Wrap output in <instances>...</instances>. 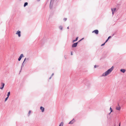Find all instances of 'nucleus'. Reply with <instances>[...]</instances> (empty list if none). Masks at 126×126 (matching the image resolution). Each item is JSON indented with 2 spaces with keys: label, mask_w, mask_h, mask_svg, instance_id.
Wrapping results in <instances>:
<instances>
[{
  "label": "nucleus",
  "mask_w": 126,
  "mask_h": 126,
  "mask_svg": "<svg viewBox=\"0 0 126 126\" xmlns=\"http://www.w3.org/2000/svg\"><path fill=\"white\" fill-rule=\"evenodd\" d=\"M119 126H120V123L119 124Z\"/></svg>",
  "instance_id": "obj_34"
},
{
  "label": "nucleus",
  "mask_w": 126,
  "mask_h": 126,
  "mask_svg": "<svg viewBox=\"0 0 126 126\" xmlns=\"http://www.w3.org/2000/svg\"><path fill=\"white\" fill-rule=\"evenodd\" d=\"M78 37H76L75 40H74L72 41V43H73L74 42L77 41L78 40Z\"/></svg>",
  "instance_id": "obj_12"
},
{
  "label": "nucleus",
  "mask_w": 126,
  "mask_h": 126,
  "mask_svg": "<svg viewBox=\"0 0 126 126\" xmlns=\"http://www.w3.org/2000/svg\"><path fill=\"white\" fill-rule=\"evenodd\" d=\"M88 83H89V82H87V83H86V85H87L88 86V84H88Z\"/></svg>",
  "instance_id": "obj_28"
},
{
  "label": "nucleus",
  "mask_w": 126,
  "mask_h": 126,
  "mask_svg": "<svg viewBox=\"0 0 126 126\" xmlns=\"http://www.w3.org/2000/svg\"><path fill=\"white\" fill-rule=\"evenodd\" d=\"M99 31L97 30H95L92 32V33H94L96 34H98V33Z\"/></svg>",
  "instance_id": "obj_5"
},
{
  "label": "nucleus",
  "mask_w": 126,
  "mask_h": 126,
  "mask_svg": "<svg viewBox=\"0 0 126 126\" xmlns=\"http://www.w3.org/2000/svg\"><path fill=\"white\" fill-rule=\"evenodd\" d=\"M85 80H83V81H82V82L83 83H85Z\"/></svg>",
  "instance_id": "obj_30"
},
{
  "label": "nucleus",
  "mask_w": 126,
  "mask_h": 126,
  "mask_svg": "<svg viewBox=\"0 0 126 126\" xmlns=\"http://www.w3.org/2000/svg\"><path fill=\"white\" fill-rule=\"evenodd\" d=\"M114 67L112 66L110 69H108L102 75L103 76H106L109 74L113 70Z\"/></svg>",
  "instance_id": "obj_1"
},
{
  "label": "nucleus",
  "mask_w": 126,
  "mask_h": 126,
  "mask_svg": "<svg viewBox=\"0 0 126 126\" xmlns=\"http://www.w3.org/2000/svg\"><path fill=\"white\" fill-rule=\"evenodd\" d=\"M1 86L0 87V89H1V90H2L3 89V88L4 87V86L5 85V84L4 83H2V82H1Z\"/></svg>",
  "instance_id": "obj_6"
},
{
  "label": "nucleus",
  "mask_w": 126,
  "mask_h": 126,
  "mask_svg": "<svg viewBox=\"0 0 126 126\" xmlns=\"http://www.w3.org/2000/svg\"><path fill=\"white\" fill-rule=\"evenodd\" d=\"M24 55L23 54H21L20 56L19 57V58L18 59V60L19 61H20L21 60V58L23 57Z\"/></svg>",
  "instance_id": "obj_4"
},
{
  "label": "nucleus",
  "mask_w": 126,
  "mask_h": 126,
  "mask_svg": "<svg viewBox=\"0 0 126 126\" xmlns=\"http://www.w3.org/2000/svg\"><path fill=\"white\" fill-rule=\"evenodd\" d=\"M109 40V39H107L105 43H106L108 40Z\"/></svg>",
  "instance_id": "obj_27"
},
{
  "label": "nucleus",
  "mask_w": 126,
  "mask_h": 126,
  "mask_svg": "<svg viewBox=\"0 0 126 126\" xmlns=\"http://www.w3.org/2000/svg\"><path fill=\"white\" fill-rule=\"evenodd\" d=\"M110 111L111 112H112L113 111L112 108H111V107H110Z\"/></svg>",
  "instance_id": "obj_20"
},
{
  "label": "nucleus",
  "mask_w": 126,
  "mask_h": 126,
  "mask_svg": "<svg viewBox=\"0 0 126 126\" xmlns=\"http://www.w3.org/2000/svg\"><path fill=\"white\" fill-rule=\"evenodd\" d=\"M84 39V38H82V39H81V40L82 41V40H83Z\"/></svg>",
  "instance_id": "obj_36"
},
{
  "label": "nucleus",
  "mask_w": 126,
  "mask_h": 126,
  "mask_svg": "<svg viewBox=\"0 0 126 126\" xmlns=\"http://www.w3.org/2000/svg\"><path fill=\"white\" fill-rule=\"evenodd\" d=\"M18 35L19 37H20L21 36V32L19 30L17 31L16 33Z\"/></svg>",
  "instance_id": "obj_7"
},
{
  "label": "nucleus",
  "mask_w": 126,
  "mask_h": 126,
  "mask_svg": "<svg viewBox=\"0 0 126 126\" xmlns=\"http://www.w3.org/2000/svg\"><path fill=\"white\" fill-rule=\"evenodd\" d=\"M54 0H51V1H54Z\"/></svg>",
  "instance_id": "obj_35"
},
{
  "label": "nucleus",
  "mask_w": 126,
  "mask_h": 126,
  "mask_svg": "<svg viewBox=\"0 0 126 126\" xmlns=\"http://www.w3.org/2000/svg\"><path fill=\"white\" fill-rule=\"evenodd\" d=\"M97 67H98V66H97V65H95L94 66V68H96V67H97Z\"/></svg>",
  "instance_id": "obj_25"
},
{
  "label": "nucleus",
  "mask_w": 126,
  "mask_h": 126,
  "mask_svg": "<svg viewBox=\"0 0 126 126\" xmlns=\"http://www.w3.org/2000/svg\"><path fill=\"white\" fill-rule=\"evenodd\" d=\"M67 29H69V27H67Z\"/></svg>",
  "instance_id": "obj_38"
},
{
  "label": "nucleus",
  "mask_w": 126,
  "mask_h": 126,
  "mask_svg": "<svg viewBox=\"0 0 126 126\" xmlns=\"http://www.w3.org/2000/svg\"><path fill=\"white\" fill-rule=\"evenodd\" d=\"M111 38V36H110L109 37H108V39H110V38Z\"/></svg>",
  "instance_id": "obj_26"
},
{
  "label": "nucleus",
  "mask_w": 126,
  "mask_h": 126,
  "mask_svg": "<svg viewBox=\"0 0 126 126\" xmlns=\"http://www.w3.org/2000/svg\"><path fill=\"white\" fill-rule=\"evenodd\" d=\"M51 78H52V77L50 76V77L49 78V79H50Z\"/></svg>",
  "instance_id": "obj_37"
},
{
  "label": "nucleus",
  "mask_w": 126,
  "mask_h": 126,
  "mask_svg": "<svg viewBox=\"0 0 126 126\" xmlns=\"http://www.w3.org/2000/svg\"><path fill=\"white\" fill-rule=\"evenodd\" d=\"M67 19V18H64L63 19V20L64 21H66Z\"/></svg>",
  "instance_id": "obj_23"
},
{
  "label": "nucleus",
  "mask_w": 126,
  "mask_h": 126,
  "mask_svg": "<svg viewBox=\"0 0 126 126\" xmlns=\"http://www.w3.org/2000/svg\"><path fill=\"white\" fill-rule=\"evenodd\" d=\"M105 42L104 43L102 44H101V46H104L105 45Z\"/></svg>",
  "instance_id": "obj_24"
},
{
  "label": "nucleus",
  "mask_w": 126,
  "mask_h": 126,
  "mask_svg": "<svg viewBox=\"0 0 126 126\" xmlns=\"http://www.w3.org/2000/svg\"><path fill=\"white\" fill-rule=\"evenodd\" d=\"M31 111L30 110H29V112L28 113V115H30V113H31Z\"/></svg>",
  "instance_id": "obj_22"
},
{
  "label": "nucleus",
  "mask_w": 126,
  "mask_h": 126,
  "mask_svg": "<svg viewBox=\"0 0 126 126\" xmlns=\"http://www.w3.org/2000/svg\"><path fill=\"white\" fill-rule=\"evenodd\" d=\"M40 109L41 110L42 112H44V111L45 108L42 106H41L40 107Z\"/></svg>",
  "instance_id": "obj_9"
},
{
  "label": "nucleus",
  "mask_w": 126,
  "mask_h": 126,
  "mask_svg": "<svg viewBox=\"0 0 126 126\" xmlns=\"http://www.w3.org/2000/svg\"><path fill=\"white\" fill-rule=\"evenodd\" d=\"M114 126H116V125L115 124H114Z\"/></svg>",
  "instance_id": "obj_39"
},
{
  "label": "nucleus",
  "mask_w": 126,
  "mask_h": 126,
  "mask_svg": "<svg viewBox=\"0 0 126 126\" xmlns=\"http://www.w3.org/2000/svg\"><path fill=\"white\" fill-rule=\"evenodd\" d=\"M26 60L27 61H29V58H25L24 60V62H25V61Z\"/></svg>",
  "instance_id": "obj_18"
},
{
  "label": "nucleus",
  "mask_w": 126,
  "mask_h": 126,
  "mask_svg": "<svg viewBox=\"0 0 126 126\" xmlns=\"http://www.w3.org/2000/svg\"><path fill=\"white\" fill-rule=\"evenodd\" d=\"M114 35V34H113L112 35L113 36Z\"/></svg>",
  "instance_id": "obj_42"
},
{
  "label": "nucleus",
  "mask_w": 126,
  "mask_h": 126,
  "mask_svg": "<svg viewBox=\"0 0 126 126\" xmlns=\"http://www.w3.org/2000/svg\"><path fill=\"white\" fill-rule=\"evenodd\" d=\"M81 41V39H80V40H79L78 41V42H80Z\"/></svg>",
  "instance_id": "obj_32"
},
{
  "label": "nucleus",
  "mask_w": 126,
  "mask_h": 126,
  "mask_svg": "<svg viewBox=\"0 0 126 126\" xmlns=\"http://www.w3.org/2000/svg\"><path fill=\"white\" fill-rule=\"evenodd\" d=\"M59 0H56L55 1H54L53 3V1H51L49 5V8L50 9L52 10L53 9V4L54 5L56 6L58 4V3L59 2Z\"/></svg>",
  "instance_id": "obj_2"
},
{
  "label": "nucleus",
  "mask_w": 126,
  "mask_h": 126,
  "mask_svg": "<svg viewBox=\"0 0 126 126\" xmlns=\"http://www.w3.org/2000/svg\"><path fill=\"white\" fill-rule=\"evenodd\" d=\"M9 98V97L7 96L5 98V102H6L8 99Z\"/></svg>",
  "instance_id": "obj_21"
},
{
  "label": "nucleus",
  "mask_w": 126,
  "mask_h": 126,
  "mask_svg": "<svg viewBox=\"0 0 126 126\" xmlns=\"http://www.w3.org/2000/svg\"><path fill=\"white\" fill-rule=\"evenodd\" d=\"M112 12V14H113L115 12L116 10V8H114L113 9L111 8V9Z\"/></svg>",
  "instance_id": "obj_10"
},
{
  "label": "nucleus",
  "mask_w": 126,
  "mask_h": 126,
  "mask_svg": "<svg viewBox=\"0 0 126 126\" xmlns=\"http://www.w3.org/2000/svg\"><path fill=\"white\" fill-rule=\"evenodd\" d=\"M71 55H73L72 52H71Z\"/></svg>",
  "instance_id": "obj_33"
},
{
  "label": "nucleus",
  "mask_w": 126,
  "mask_h": 126,
  "mask_svg": "<svg viewBox=\"0 0 126 126\" xmlns=\"http://www.w3.org/2000/svg\"><path fill=\"white\" fill-rule=\"evenodd\" d=\"M59 28L61 30H62L63 29V27L62 26H60L59 27Z\"/></svg>",
  "instance_id": "obj_17"
},
{
  "label": "nucleus",
  "mask_w": 126,
  "mask_h": 126,
  "mask_svg": "<svg viewBox=\"0 0 126 126\" xmlns=\"http://www.w3.org/2000/svg\"><path fill=\"white\" fill-rule=\"evenodd\" d=\"M111 112H110V113H109V114H108V115H110V114Z\"/></svg>",
  "instance_id": "obj_31"
},
{
  "label": "nucleus",
  "mask_w": 126,
  "mask_h": 126,
  "mask_svg": "<svg viewBox=\"0 0 126 126\" xmlns=\"http://www.w3.org/2000/svg\"><path fill=\"white\" fill-rule=\"evenodd\" d=\"M118 5H120V4H118Z\"/></svg>",
  "instance_id": "obj_41"
},
{
  "label": "nucleus",
  "mask_w": 126,
  "mask_h": 126,
  "mask_svg": "<svg viewBox=\"0 0 126 126\" xmlns=\"http://www.w3.org/2000/svg\"><path fill=\"white\" fill-rule=\"evenodd\" d=\"M28 5V3L27 2H25L24 3V7H26V6L27 5Z\"/></svg>",
  "instance_id": "obj_14"
},
{
  "label": "nucleus",
  "mask_w": 126,
  "mask_h": 126,
  "mask_svg": "<svg viewBox=\"0 0 126 126\" xmlns=\"http://www.w3.org/2000/svg\"><path fill=\"white\" fill-rule=\"evenodd\" d=\"M37 1H40V0H37Z\"/></svg>",
  "instance_id": "obj_40"
},
{
  "label": "nucleus",
  "mask_w": 126,
  "mask_h": 126,
  "mask_svg": "<svg viewBox=\"0 0 126 126\" xmlns=\"http://www.w3.org/2000/svg\"><path fill=\"white\" fill-rule=\"evenodd\" d=\"M24 62H24V61L23 62V63H22V65H21V70L22 69V67H23V66H24Z\"/></svg>",
  "instance_id": "obj_15"
},
{
  "label": "nucleus",
  "mask_w": 126,
  "mask_h": 126,
  "mask_svg": "<svg viewBox=\"0 0 126 126\" xmlns=\"http://www.w3.org/2000/svg\"><path fill=\"white\" fill-rule=\"evenodd\" d=\"M120 71L124 73L126 71V70L124 69H120Z\"/></svg>",
  "instance_id": "obj_11"
},
{
  "label": "nucleus",
  "mask_w": 126,
  "mask_h": 126,
  "mask_svg": "<svg viewBox=\"0 0 126 126\" xmlns=\"http://www.w3.org/2000/svg\"><path fill=\"white\" fill-rule=\"evenodd\" d=\"M121 109V107L119 106V107H116V109L117 110H119Z\"/></svg>",
  "instance_id": "obj_13"
},
{
  "label": "nucleus",
  "mask_w": 126,
  "mask_h": 126,
  "mask_svg": "<svg viewBox=\"0 0 126 126\" xmlns=\"http://www.w3.org/2000/svg\"><path fill=\"white\" fill-rule=\"evenodd\" d=\"M10 92L9 91V92L7 94V96L9 97V96L10 95Z\"/></svg>",
  "instance_id": "obj_19"
},
{
  "label": "nucleus",
  "mask_w": 126,
  "mask_h": 126,
  "mask_svg": "<svg viewBox=\"0 0 126 126\" xmlns=\"http://www.w3.org/2000/svg\"><path fill=\"white\" fill-rule=\"evenodd\" d=\"M54 75V73H53L51 75V77H52V76Z\"/></svg>",
  "instance_id": "obj_29"
},
{
  "label": "nucleus",
  "mask_w": 126,
  "mask_h": 126,
  "mask_svg": "<svg viewBox=\"0 0 126 126\" xmlns=\"http://www.w3.org/2000/svg\"><path fill=\"white\" fill-rule=\"evenodd\" d=\"M78 43V42L74 43L72 45V47L73 48L76 47L77 46Z\"/></svg>",
  "instance_id": "obj_3"
},
{
  "label": "nucleus",
  "mask_w": 126,
  "mask_h": 126,
  "mask_svg": "<svg viewBox=\"0 0 126 126\" xmlns=\"http://www.w3.org/2000/svg\"><path fill=\"white\" fill-rule=\"evenodd\" d=\"M63 122H61L59 124V126H63Z\"/></svg>",
  "instance_id": "obj_16"
},
{
  "label": "nucleus",
  "mask_w": 126,
  "mask_h": 126,
  "mask_svg": "<svg viewBox=\"0 0 126 126\" xmlns=\"http://www.w3.org/2000/svg\"><path fill=\"white\" fill-rule=\"evenodd\" d=\"M75 121V120L74 118L69 123V124H73Z\"/></svg>",
  "instance_id": "obj_8"
}]
</instances>
